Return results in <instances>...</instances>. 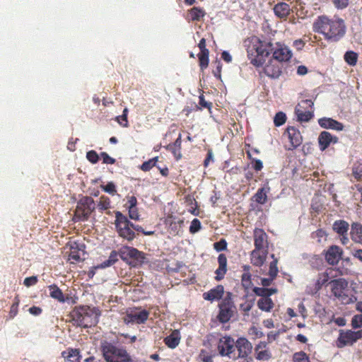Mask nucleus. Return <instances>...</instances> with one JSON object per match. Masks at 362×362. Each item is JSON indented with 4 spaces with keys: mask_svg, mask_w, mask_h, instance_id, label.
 <instances>
[{
    "mask_svg": "<svg viewBox=\"0 0 362 362\" xmlns=\"http://www.w3.org/2000/svg\"><path fill=\"white\" fill-rule=\"evenodd\" d=\"M313 30L323 34L329 42H337L344 36L346 28L344 21L341 18L334 21L325 16H321L313 23Z\"/></svg>",
    "mask_w": 362,
    "mask_h": 362,
    "instance_id": "nucleus-1",
    "label": "nucleus"
},
{
    "mask_svg": "<svg viewBox=\"0 0 362 362\" xmlns=\"http://www.w3.org/2000/svg\"><path fill=\"white\" fill-rule=\"evenodd\" d=\"M100 315V311L96 308L83 306L74 310L71 317L74 325L84 328L95 326Z\"/></svg>",
    "mask_w": 362,
    "mask_h": 362,
    "instance_id": "nucleus-2",
    "label": "nucleus"
},
{
    "mask_svg": "<svg viewBox=\"0 0 362 362\" xmlns=\"http://www.w3.org/2000/svg\"><path fill=\"white\" fill-rule=\"evenodd\" d=\"M274 49V45L270 42L261 41L256 39L252 45L247 48V54L251 59V63L255 66H262L265 62V58Z\"/></svg>",
    "mask_w": 362,
    "mask_h": 362,
    "instance_id": "nucleus-3",
    "label": "nucleus"
},
{
    "mask_svg": "<svg viewBox=\"0 0 362 362\" xmlns=\"http://www.w3.org/2000/svg\"><path fill=\"white\" fill-rule=\"evenodd\" d=\"M105 360L107 362H132V358L124 349H119L111 343L105 341L101 345Z\"/></svg>",
    "mask_w": 362,
    "mask_h": 362,
    "instance_id": "nucleus-4",
    "label": "nucleus"
},
{
    "mask_svg": "<svg viewBox=\"0 0 362 362\" xmlns=\"http://www.w3.org/2000/svg\"><path fill=\"white\" fill-rule=\"evenodd\" d=\"M115 224L119 235L122 238L131 241L135 238V233L129 226L130 221L120 211L115 212Z\"/></svg>",
    "mask_w": 362,
    "mask_h": 362,
    "instance_id": "nucleus-5",
    "label": "nucleus"
},
{
    "mask_svg": "<svg viewBox=\"0 0 362 362\" xmlns=\"http://www.w3.org/2000/svg\"><path fill=\"white\" fill-rule=\"evenodd\" d=\"M235 342L230 337H224L219 339L218 349L222 356H228L230 358L236 360L235 354Z\"/></svg>",
    "mask_w": 362,
    "mask_h": 362,
    "instance_id": "nucleus-6",
    "label": "nucleus"
},
{
    "mask_svg": "<svg viewBox=\"0 0 362 362\" xmlns=\"http://www.w3.org/2000/svg\"><path fill=\"white\" fill-rule=\"evenodd\" d=\"M331 286V292L335 298L341 301L346 296L349 283L345 279L339 278L329 282Z\"/></svg>",
    "mask_w": 362,
    "mask_h": 362,
    "instance_id": "nucleus-7",
    "label": "nucleus"
},
{
    "mask_svg": "<svg viewBox=\"0 0 362 362\" xmlns=\"http://www.w3.org/2000/svg\"><path fill=\"white\" fill-rule=\"evenodd\" d=\"M235 348L238 351L236 359L238 358H246L252 352V346L246 338L240 337L235 341Z\"/></svg>",
    "mask_w": 362,
    "mask_h": 362,
    "instance_id": "nucleus-8",
    "label": "nucleus"
},
{
    "mask_svg": "<svg viewBox=\"0 0 362 362\" xmlns=\"http://www.w3.org/2000/svg\"><path fill=\"white\" fill-rule=\"evenodd\" d=\"M272 52L274 59L279 63L288 61L292 57L291 51L281 44H276Z\"/></svg>",
    "mask_w": 362,
    "mask_h": 362,
    "instance_id": "nucleus-9",
    "label": "nucleus"
},
{
    "mask_svg": "<svg viewBox=\"0 0 362 362\" xmlns=\"http://www.w3.org/2000/svg\"><path fill=\"white\" fill-rule=\"evenodd\" d=\"M148 317V312L146 310L141 311H132L129 313H127V315L124 317V322L126 324L129 323H136V324H142L144 323Z\"/></svg>",
    "mask_w": 362,
    "mask_h": 362,
    "instance_id": "nucleus-10",
    "label": "nucleus"
},
{
    "mask_svg": "<svg viewBox=\"0 0 362 362\" xmlns=\"http://www.w3.org/2000/svg\"><path fill=\"white\" fill-rule=\"evenodd\" d=\"M342 250L337 245L330 246L326 252L325 259L331 265L337 264L341 257Z\"/></svg>",
    "mask_w": 362,
    "mask_h": 362,
    "instance_id": "nucleus-11",
    "label": "nucleus"
},
{
    "mask_svg": "<svg viewBox=\"0 0 362 362\" xmlns=\"http://www.w3.org/2000/svg\"><path fill=\"white\" fill-rule=\"evenodd\" d=\"M264 74L272 78H278L281 74V64L276 61H270L264 69Z\"/></svg>",
    "mask_w": 362,
    "mask_h": 362,
    "instance_id": "nucleus-12",
    "label": "nucleus"
},
{
    "mask_svg": "<svg viewBox=\"0 0 362 362\" xmlns=\"http://www.w3.org/2000/svg\"><path fill=\"white\" fill-rule=\"evenodd\" d=\"M337 142L338 138L326 131L322 132L318 136V143L321 151H325L330 144H336Z\"/></svg>",
    "mask_w": 362,
    "mask_h": 362,
    "instance_id": "nucleus-13",
    "label": "nucleus"
},
{
    "mask_svg": "<svg viewBox=\"0 0 362 362\" xmlns=\"http://www.w3.org/2000/svg\"><path fill=\"white\" fill-rule=\"evenodd\" d=\"M267 235L262 229H255L254 231L255 250H267Z\"/></svg>",
    "mask_w": 362,
    "mask_h": 362,
    "instance_id": "nucleus-14",
    "label": "nucleus"
},
{
    "mask_svg": "<svg viewBox=\"0 0 362 362\" xmlns=\"http://www.w3.org/2000/svg\"><path fill=\"white\" fill-rule=\"evenodd\" d=\"M286 133L293 148H296L302 144L303 137L298 129L294 127H288L286 129Z\"/></svg>",
    "mask_w": 362,
    "mask_h": 362,
    "instance_id": "nucleus-15",
    "label": "nucleus"
},
{
    "mask_svg": "<svg viewBox=\"0 0 362 362\" xmlns=\"http://www.w3.org/2000/svg\"><path fill=\"white\" fill-rule=\"evenodd\" d=\"M320 126L324 129H331L341 131L344 129L342 123L329 117H323L318 120Z\"/></svg>",
    "mask_w": 362,
    "mask_h": 362,
    "instance_id": "nucleus-16",
    "label": "nucleus"
},
{
    "mask_svg": "<svg viewBox=\"0 0 362 362\" xmlns=\"http://www.w3.org/2000/svg\"><path fill=\"white\" fill-rule=\"evenodd\" d=\"M361 337L362 330L357 332L347 331L344 334H341L339 339L340 341L344 344V345H346L353 344Z\"/></svg>",
    "mask_w": 362,
    "mask_h": 362,
    "instance_id": "nucleus-17",
    "label": "nucleus"
},
{
    "mask_svg": "<svg viewBox=\"0 0 362 362\" xmlns=\"http://www.w3.org/2000/svg\"><path fill=\"white\" fill-rule=\"evenodd\" d=\"M218 268L215 271L216 274L215 279L217 281H221L223 279L224 275L227 272V258L224 254H220L218 257Z\"/></svg>",
    "mask_w": 362,
    "mask_h": 362,
    "instance_id": "nucleus-18",
    "label": "nucleus"
},
{
    "mask_svg": "<svg viewBox=\"0 0 362 362\" xmlns=\"http://www.w3.org/2000/svg\"><path fill=\"white\" fill-rule=\"evenodd\" d=\"M224 293V288L222 285H218L214 288L211 289L208 292L203 293L204 300L213 301L214 300H219L222 298Z\"/></svg>",
    "mask_w": 362,
    "mask_h": 362,
    "instance_id": "nucleus-19",
    "label": "nucleus"
},
{
    "mask_svg": "<svg viewBox=\"0 0 362 362\" xmlns=\"http://www.w3.org/2000/svg\"><path fill=\"white\" fill-rule=\"evenodd\" d=\"M329 279L328 273L323 272L318 275L315 287L313 288H308L307 293L310 295L316 294L322 288V286L325 285Z\"/></svg>",
    "mask_w": 362,
    "mask_h": 362,
    "instance_id": "nucleus-20",
    "label": "nucleus"
},
{
    "mask_svg": "<svg viewBox=\"0 0 362 362\" xmlns=\"http://www.w3.org/2000/svg\"><path fill=\"white\" fill-rule=\"evenodd\" d=\"M219 314L218 315V320L222 323H226L232 317L235 307L224 306L219 305Z\"/></svg>",
    "mask_w": 362,
    "mask_h": 362,
    "instance_id": "nucleus-21",
    "label": "nucleus"
},
{
    "mask_svg": "<svg viewBox=\"0 0 362 362\" xmlns=\"http://www.w3.org/2000/svg\"><path fill=\"white\" fill-rule=\"evenodd\" d=\"M129 255V265L132 267L143 264L146 259L145 254L134 247H132Z\"/></svg>",
    "mask_w": 362,
    "mask_h": 362,
    "instance_id": "nucleus-22",
    "label": "nucleus"
},
{
    "mask_svg": "<svg viewBox=\"0 0 362 362\" xmlns=\"http://www.w3.org/2000/svg\"><path fill=\"white\" fill-rule=\"evenodd\" d=\"M267 254V250H254L251 253V261L253 265L262 266L266 260Z\"/></svg>",
    "mask_w": 362,
    "mask_h": 362,
    "instance_id": "nucleus-23",
    "label": "nucleus"
},
{
    "mask_svg": "<svg viewBox=\"0 0 362 362\" xmlns=\"http://www.w3.org/2000/svg\"><path fill=\"white\" fill-rule=\"evenodd\" d=\"M303 104H298L295 108V113L299 122H308L313 117V112L312 110H303L300 108L303 107Z\"/></svg>",
    "mask_w": 362,
    "mask_h": 362,
    "instance_id": "nucleus-24",
    "label": "nucleus"
},
{
    "mask_svg": "<svg viewBox=\"0 0 362 362\" xmlns=\"http://www.w3.org/2000/svg\"><path fill=\"white\" fill-rule=\"evenodd\" d=\"M274 12L280 18H286L290 14L291 8L288 4L280 2L274 7Z\"/></svg>",
    "mask_w": 362,
    "mask_h": 362,
    "instance_id": "nucleus-25",
    "label": "nucleus"
},
{
    "mask_svg": "<svg viewBox=\"0 0 362 362\" xmlns=\"http://www.w3.org/2000/svg\"><path fill=\"white\" fill-rule=\"evenodd\" d=\"M180 341V334L178 330H174L169 336L164 339L165 344L170 349H175Z\"/></svg>",
    "mask_w": 362,
    "mask_h": 362,
    "instance_id": "nucleus-26",
    "label": "nucleus"
},
{
    "mask_svg": "<svg viewBox=\"0 0 362 362\" xmlns=\"http://www.w3.org/2000/svg\"><path fill=\"white\" fill-rule=\"evenodd\" d=\"M349 224L344 220H337L332 225V229L337 234L348 235Z\"/></svg>",
    "mask_w": 362,
    "mask_h": 362,
    "instance_id": "nucleus-27",
    "label": "nucleus"
},
{
    "mask_svg": "<svg viewBox=\"0 0 362 362\" xmlns=\"http://www.w3.org/2000/svg\"><path fill=\"white\" fill-rule=\"evenodd\" d=\"M350 234L354 242L362 244V225L353 223Z\"/></svg>",
    "mask_w": 362,
    "mask_h": 362,
    "instance_id": "nucleus-28",
    "label": "nucleus"
},
{
    "mask_svg": "<svg viewBox=\"0 0 362 362\" xmlns=\"http://www.w3.org/2000/svg\"><path fill=\"white\" fill-rule=\"evenodd\" d=\"M49 290L50 296L60 303H64L69 299V297H64L62 290L55 284L49 286Z\"/></svg>",
    "mask_w": 362,
    "mask_h": 362,
    "instance_id": "nucleus-29",
    "label": "nucleus"
},
{
    "mask_svg": "<svg viewBox=\"0 0 362 362\" xmlns=\"http://www.w3.org/2000/svg\"><path fill=\"white\" fill-rule=\"evenodd\" d=\"M258 308L266 312H269L274 307V303L270 298H261L257 301Z\"/></svg>",
    "mask_w": 362,
    "mask_h": 362,
    "instance_id": "nucleus-30",
    "label": "nucleus"
},
{
    "mask_svg": "<svg viewBox=\"0 0 362 362\" xmlns=\"http://www.w3.org/2000/svg\"><path fill=\"white\" fill-rule=\"evenodd\" d=\"M62 356L68 361L79 362V351L78 349H70L68 351H63Z\"/></svg>",
    "mask_w": 362,
    "mask_h": 362,
    "instance_id": "nucleus-31",
    "label": "nucleus"
},
{
    "mask_svg": "<svg viewBox=\"0 0 362 362\" xmlns=\"http://www.w3.org/2000/svg\"><path fill=\"white\" fill-rule=\"evenodd\" d=\"M132 247L129 246H123L120 249H119L117 252V257L119 256L120 258L127 264L129 265V255L131 252Z\"/></svg>",
    "mask_w": 362,
    "mask_h": 362,
    "instance_id": "nucleus-32",
    "label": "nucleus"
},
{
    "mask_svg": "<svg viewBox=\"0 0 362 362\" xmlns=\"http://www.w3.org/2000/svg\"><path fill=\"white\" fill-rule=\"evenodd\" d=\"M253 201L258 204H264L267 200V192L264 187L260 188L252 197Z\"/></svg>",
    "mask_w": 362,
    "mask_h": 362,
    "instance_id": "nucleus-33",
    "label": "nucleus"
},
{
    "mask_svg": "<svg viewBox=\"0 0 362 362\" xmlns=\"http://www.w3.org/2000/svg\"><path fill=\"white\" fill-rule=\"evenodd\" d=\"M117 261H118L117 252L115 250H112L110 252L108 259L101 263L100 267L106 268V267H110V266L113 265L114 264H115Z\"/></svg>",
    "mask_w": 362,
    "mask_h": 362,
    "instance_id": "nucleus-34",
    "label": "nucleus"
},
{
    "mask_svg": "<svg viewBox=\"0 0 362 362\" xmlns=\"http://www.w3.org/2000/svg\"><path fill=\"white\" fill-rule=\"evenodd\" d=\"M80 202L84 209L94 211L95 209L94 200L90 197H85L82 198Z\"/></svg>",
    "mask_w": 362,
    "mask_h": 362,
    "instance_id": "nucleus-35",
    "label": "nucleus"
},
{
    "mask_svg": "<svg viewBox=\"0 0 362 362\" xmlns=\"http://www.w3.org/2000/svg\"><path fill=\"white\" fill-rule=\"evenodd\" d=\"M183 223L184 221L182 220H179L177 221H172L169 226V230L170 231V233L173 235H178Z\"/></svg>",
    "mask_w": 362,
    "mask_h": 362,
    "instance_id": "nucleus-36",
    "label": "nucleus"
},
{
    "mask_svg": "<svg viewBox=\"0 0 362 362\" xmlns=\"http://www.w3.org/2000/svg\"><path fill=\"white\" fill-rule=\"evenodd\" d=\"M358 59V55L353 51H348L344 54V60L351 66L356 65Z\"/></svg>",
    "mask_w": 362,
    "mask_h": 362,
    "instance_id": "nucleus-37",
    "label": "nucleus"
},
{
    "mask_svg": "<svg viewBox=\"0 0 362 362\" xmlns=\"http://www.w3.org/2000/svg\"><path fill=\"white\" fill-rule=\"evenodd\" d=\"M353 175L358 180H362V160L356 162L353 166Z\"/></svg>",
    "mask_w": 362,
    "mask_h": 362,
    "instance_id": "nucleus-38",
    "label": "nucleus"
},
{
    "mask_svg": "<svg viewBox=\"0 0 362 362\" xmlns=\"http://www.w3.org/2000/svg\"><path fill=\"white\" fill-rule=\"evenodd\" d=\"M209 52H203L198 54L199 66L202 70L206 69L209 65Z\"/></svg>",
    "mask_w": 362,
    "mask_h": 362,
    "instance_id": "nucleus-39",
    "label": "nucleus"
},
{
    "mask_svg": "<svg viewBox=\"0 0 362 362\" xmlns=\"http://www.w3.org/2000/svg\"><path fill=\"white\" fill-rule=\"evenodd\" d=\"M286 121V115L283 112H279L276 114L274 118V123L276 127L283 125Z\"/></svg>",
    "mask_w": 362,
    "mask_h": 362,
    "instance_id": "nucleus-40",
    "label": "nucleus"
},
{
    "mask_svg": "<svg viewBox=\"0 0 362 362\" xmlns=\"http://www.w3.org/2000/svg\"><path fill=\"white\" fill-rule=\"evenodd\" d=\"M204 16L203 10L194 7L190 10V16L192 21H199Z\"/></svg>",
    "mask_w": 362,
    "mask_h": 362,
    "instance_id": "nucleus-41",
    "label": "nucleus"
},
{
    "mask_svg": "<svg viewBox=\"0 0 362 362\" xmlns=\"http://www.w3.org/2000/svg\"><path fill=\"white\" fill-rule=\"evenodd\" d=\"M242 285L245 289H249L252 286L251 274L250 272H244L242 275Z\"/></svg>",
    "mask_w": 362,
    "mask_h": 362,
    "instance_id": "nucleus-42",
    "label": "nucleus"
},
{
    "mask_svg": "<svg viewBox=\"0 0 362 362\" xmlns=\"http://www.w3.org/2000/svg\"><path fill=\"white\" fill-rule=\"evenodd\" d=\"M158 161V157H155L152 159H150L147 161H145L143 163V164L141 166V169L143 171H148L151 170L153 166L156 165V162Z\"/></svg>",
    "mask_w": 362,
    "mask_h": 362,
    "instance_id": "nucleus-43",
    "label": "nucleus"
},
{
    "mask_svg": "<svg viewBox=\"0 0 362 362\" xmlns=\"http://www.w3.org/2000/svg\"><path fill=\"white\" fill-rule=\"evenodd\" d=\"M233 294L230 292H226V296L223 299L222 302L219 304L224 306L235 307L232 300Z\"/></svg>",
    "mask_w": 362,
    "mask_h": 362,
    "instance_id": "nucleus-44",
    "label": "nucleus"
},
{
    "mask_svg": "<svg viewBox=\"0 0 362 362\" xmlns=\"http://www.w3.org/2000/svg\"><path fill=\"white\" fill-rule=\"evenodd\" d=\"M293 361L294 362H310L306 354L303 351L294 354Z\"/></svg>",
    "mask_w": 362,
    "mask_h": 362,
    "instance_id": "nucleus-45",
    "label": "nucleus"
},
{
    "mask_svg": "<svg viewBox=\"0 0 362 362\" xmlns=\"http://www.w3.org/2000/svg\"><path fill=\"white\" fill-rule=\"evenodd\" d=\"M98 206L99 209L102 211L109 209L110 206V199L107 197H101L100 202Z\"/></svg>",
    "mask_w": 362,
    "mask_h": 362,
    "instance_id": "nucleus-46",
    "label": "nucleus"
},
{
    "mask_svg": "<svg viewBox=\"0 0 362 362\" xmlns=\"http://www.w3.org/2000/svg\"><path fill=\"white\" fill-rule=\"evenodd\" d=\"M277 259H274L269 264V276L276 277L278 274Z\"/></svg>",
    "mask_w": 362,
    "mask_h": 362,
    "instance_id": "nucleus-47",
    "label": "nucleus"
},
{
    "mask_svg": "<svg viewBox=\"0 0 362 362\" xmlns=\"http://www.w3.org/2000/svg\"><path fill=\"white\" fill-rule=\"evenodd\" d=\"M201 228V222L199 219L194 218L191 222V225L189 227V232L191 233H195L198 232Z\"/></svg>",
    "mask_w": 362,
    "mask_h": 362,
    "instance_id": "nucleus-48",
    "label": "nucleus"
},
{
    "mask_svg": "<svg viewBox=\"0 0 362 362\" xmlns=\"http://www.w3.org/2000/svg\"><path fill=\"white\" fill-rule=\"evenodd\" d=\"M214 248L217 252L226 250L227 248V243L225 239H221L218 242L214 243Z\"/></svg>",
    "mask_w": 362,
    "mask_h": 362,
    "instance_id": "nucleus-49",
    "label": "nucleus"
},
{
    "mask_svg": "<svg viewBox=\"0 0 362 362\" xmlns=\"http://www.w3.org/2000/svg\"><path fill=\"white\" fill-rule=\"evenodd\" d=\"M86 158L91 163L93 164L98 163V161L99 160V156L93 150L87 152Z\"/></svg>",
    "mask_w": 362,
    "mask_h": 362,
    "instance_id": "nucleus-50",
    "label": "nucleus"
},
{
    "mask_svg": "<svg viewBox=\"0 0 362 362\" xmlns=\"http://www.w3.org/2000/svg\"><path fill=\"white\" fill-rule=\"evenodd\" d=\"M351 325L354 328H360L362 327V315H355L351 320Z\"/></svg>",
    "mask_w": 362,
    "mask_h": 362,
    "instance_id": "nucleus-51",
    "label": "nucleus"
},
{
    "mask_svg": "<svg viewBox=\"0 0 362 362\" xmlns=\"http://www.w3.org/2000/svg\"><path fill=\"white\" fill-rule=\"evenodd\" d=\"M102 189L105 192H107L110 194H112L114 195L115 193H116V189H115V185L113 182H108L106 185L105 186H101Z\"/></svg>",
    "mask_w": 362,
    "mask_h": 362,
    "instance_id": "nucleus-52",
    "label": "nucleus"
},
{
    "mask_svg": "<svg viewBox=\"0 0 362 362\" xmlns=\"http://www.w3.org/2000/svg\"><path fill=\"white\" fill-rule=\"evenodd\" d=\"M271 358V354L268 350L257 352L256 358L258 360H268Z\"/></svg>",
    "mask_w": 362,
    "mask_h": 362,
    "instance_id": "nucleus-53",
    "label": "nucleus"
},
{
    "mask_svg": "<svg viewBox=\"0 0 362 362\" xmlns=\"http://www.w3.org/2000/svg\"><path fill=\"white\" fill-rule=\"evenodd\" d=\"M37 282V276H32L24 279V286L28 287L35 285Z\"/></svg>",
    "mask_w": 362,
    "mask_h": 362,
    "instance_id": "nucleus-54",
    "label": "nucleus"
},
{
    "mask_svg": "<svg viewBox=\"0 0 362 362\" xmlns=\"http://www.w3.org/2000/svg\"><path fill=\"white\" fill-rule=\"evenodd\" d=\"M100 156L103 158V161L104 163L107 164H114L115 163V159L110 157L107 153L103 152L100 153Z\"/></svg>",
    "mask_w": 362,
    "mask_h": 362,
    "instance_id": "nucleus-55",
    "label": "nucleus"
},
{
    "mask_svg": "<svg viewBox=\"0 0 362 362\" xmlns=\"http://www.w3.org/2000/svg\"><path fill=\"white\" fill-rule=\"evenodd\" d=\"M129 226L132 227V229L134 230H136L138 232H141L142 233H144V235H151L152 234H153V231H148V232H146L143 228L142 227L139 226V225H135L134 223H132L131 221H130V224Z\"/></svg>",
    "mask_w": 362,
    "mask_h": 362,
    "instance_id": "nucleus-56",
    "label": "nucleus"
},
{
    "mask_svg": "<svg viewBox=\"0 0 362 362\" xmlns=\"http://www.w3.org/2000/svg\"><path fill=\"white\" fill-rule=\"evenodd\" d=\"M253 292L258 296H261L262 298H267V288L255 287L253 288Z\"/></svg>",
    "mask_w": 362,
    "mask_h": 362,
    "instance_id": "nucleus-57",
    "label": "nucleus"
},
{
    "mask_svg": "<svg viewBox=\"0 0 362 362\" xmlns=\"http://www.w3.org/2000/svg\"><path fill=\"white\" fill-rule=\"evenodd\" d=\"M298 104H303L301 110H311L313 106V102L311 100H303Z\"/></svg>",
    "mask_w": 362,
    "mask_h": 362,
    "instance_id": "nucleus-58",
    "label": "nucleus"
},
{
    "mask_svg": "<svg viewBox=\"0 0 362 362\" xmlns=\"http://www.w3.org/2000/svg\"><path fill=\"white\" fill-rule=\"evenodd\" d=\"M356 301L357 298L354 295L349 296V294L346 293L341 302L344 304H349Z\"/></svg>",
    "mask_w": 362,
    "mask_h": 362,
    "instance_id": "nucleus-59",
    "label": "nucleus"
},
{
    "mask_svg": "<svg viewBox=\"0 0 362 362\" xmlns=\"http://www.w3.org/2000/svg\"><path fill=\"white\" fill-rule=\"evenodd\" d=\"M337 8L343 9L349 5V0H333Z\"/></svg>",
    "mask_w": 362,
    "mask_h": 362,
    "instance_id": "nucleus-60",
    "label": "nucleus"
},
{
    "mask_svg": "<svg viewBox=\"0 0 362 362\" xmlns=\"http://www.w3.org/2000/svg\"><path fill=\"white\" fill-rule=\"evenodd\" d=\"M129 216L131 219L133 220H139V214L138 213V210L136 208H129Z\"/></svg>",
    "mask_w": 362,
    "mask_h": 362,
    "instance_id": "nucleus-61",
    "label": "nucleus"
},
{
    "mask_svg": "<svg viewBox=\"0 0 362 362\" xmlns=\"http://www.w3.org/2000/svg\"><path fill=\"white\" fill-rule=\"evenodd\" d=\"M252 168L256 171L261 170L262 169V168H263L262 162L260 160H259V159H253V160H252Z\"/></svg>",
    "mask_w": 362,
    "mask_h": 362,
    "instance_id": "nucleus-62",
    "label": "nucleus"
},
{
    "mask_svg": "<svg viewBox=\"0 0 362 362\" xmlns=\"http://www.w3.org/2000/svg\"><path fill=\"white\" fill-rule=\"evenodd\" d=\"M199 98V104L202 107H206V108H208V109L211 108V105H212L211 103L206 101L205 99H204V96L203 95H201Z\"/></svg>",
    "mask_w": 362,
    "mask_h": 362,
    "instance_id": "nucleus-63",
    "label": "nucleus"
},
{
    "mask_svg": "<svg viewBox=\"0 0 362 362\" xmlns=\"http://www.w3.org/2000/svg\"><path fill=\"white\" fill-rule=\"evenodd\" d=\"M28 311L31 315L37 316L41 314L42 309L39 307L33 306L29 308Z\"/></svg>",
    "mask_w": 362,
    "mask_h": 362,
    "instance_id": "nucleus-64",
    "label": "nucleus"
}]
</instances>
